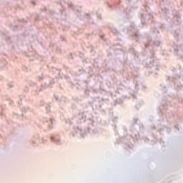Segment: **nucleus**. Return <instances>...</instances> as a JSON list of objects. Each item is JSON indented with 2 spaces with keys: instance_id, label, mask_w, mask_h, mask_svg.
<instances>
[{
  "instance_id": "nucleus-1",
  "label": "nucleus",
  "mask_w": 183,
  "mask_h": 183,
  "mask_svg": "<svg viewBox=\"0 0 183 183\" xmlns=\"http://www.w3.org/2000/svg\"><path fill=\"white\" fill-rule=\"evenodd\" d=\"M51 141H54V139H54V137H51Z\"/></svg>"
}]
</instances>
